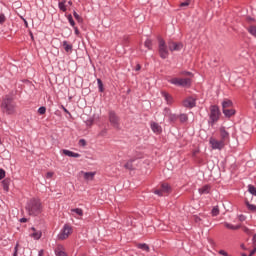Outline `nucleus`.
Masks as SVG:
<instances>
[{
	"label": "nucleus",
	"instance_id": "nucleus-63",
	"mask_svg": "<svg viewBox=\"0 0 256 256\" xmlns=\"http://www.w3.org/2000/svg\"><path fill=\"white\" fill-rule=\"evenodd\" d=\"M31 231H34V233H35V232H37V229H35V227H32Z\"/></svg>",
	"mask_w": 256,
	"mask_h": 256
},
{
	"label": "nucleus",
	"instance_id": "nucleus-29",
	"mask_svg": "<svg viewBox=\"0 0 256 256\" xmlns=\"http://www.w3.org/2000/svg\"><path fill=\"white\" fill-rule=\"evenodd\" d=\"M138 249H142V251H146L147 253H149L150 251V248H149V245H147L146 243H143V244H138L137 245Z\"/></svg>",
	"mask_w": 256,
	"mask_h": 256
},
{
	"label": "nucleus",
	"instance_id": "nucleus-25",
	"mask_svg": "<svg viewBox=\"0 0 256 256\" xmlns=\"http://www.w3.org/2000/svg\"><path fill=\"white\" fill-rule=\"evenodd\" d=\"M65 3H67L66 0H63L58 3L59 9H60V11H63V13H65L67 11V6L65 5Z\"/></svg>",
	"mask_w": 256,
	"mask_h": 256
},
{
	"label": "nucleus",
	"instance_id": "nucleus-39",
	"mask_svg": "<svg viewBox=\"0 0 256 256\" xmlns=\"http://www.w3.org/2000/svg\"><path fill=\"white\" fill-rule=\"evenodd\" d=\"M68 21L72 27H75V20H73V16L71 14L68 15Z\"/></svg>",
	"mask_w": 256,
	"mask_h": 256
},
{
	"label": "nucleus",
	"instance_id": "nucleus-28",
	"mask_svg": "<svg viewBox=\"0 0 256 256\" xmlns=\"http://www.w3.org/2000/svg\"><path fill=\"white\" fill-rule=\"evenodd\" d=\"M248 33L252 35L253 37H256V25H251L247 28Z\"/></svg>",
	"mask_w": 256,
	"mask_h": 256
},
{
	"label": "nucleus",
	"instance_id": "nucleus-55",
	"mask_svg": "<svg viewBox=\"0 0 256 256\" xmlns=\"http://www.w3.org/2000/svg\"><path fill=\"white\" fill-rule=\"evenodd\" d=\"M135 71H141V64L136 65Z\"/></svg>",
	"mask_w": 256,
	"mask_h": 256
},
{
	"label": "nucleus",
	"instance_id": "nucleus-43",
	"mask_svg": "<svg viewBox=\"0 0 256 256\" xmlns=\"http://www.w3.org/2000/svg\"><path fill=\"white\" fill-rule=\"evenodd\" d=\"M6 18H5V14L0 13V25H3V23H5Z\"/></svg>",
	"mask_w": 256,
	"mask_h": 256
},
{
	"label": "nucleus",
	"instance_id": "nucleus-61",
	"mask_svg": "<svg viewBox=\"0 0 256 256\" xmlns=\"http://www.w3.org/2000/svg\"><path fill=\"white\" fill-rule=\"evenodd\" d=\"M30 37H31L32 41H35V37L33 36V32H30Z\"/></svg>",
	"mask_w": 256,
	"mask_h": 256
},
{
	"label": "nucleus",
	"instance_id": "nucleus-40",
	"mask_svg": "<svg viewBox=\"0 0 256 256\" xmlns=\"http://www.w3.org/2000/svg\"><path fill=\"white\" fill-rule=\"evenodd\" d=\"M5 175H6L5 169L0 168V181H3V179H5Z\"/></svg>",
	"mask_w": 256,
	"mask_h": 256
},
{
	"label": "nucleus",
	"instance_id": "nucleus-53",
	"mask_svg": "<svg viewBox=\"0 0 256 256\" xmlns=\"http://www.w3.org/2000/svg\"><path fill=\"white\" fill-rule=\"evenodd\" d=\"M62 109H63L64 113H67L68 115L71 116V112H69V110H67V108H65V106H62Z\"/></svg>",
	"mask_w": 256,
	"mask_h": 256
},
{
	"label": "nucleus",
	"instance_id": "nucleus-49",
	"mask_svg": "<svg viewBox=\"0 0 256 256\" xmlns=\"http://www.w3.org/2000/svg\"><path fill=\"white\" fill-rule=\"evenodd\" d=\"M182 75H186L187 77H193V73H191L189 71L182 72Z\"/></svg>",
	"mask_w": 256,
	"mask_h": 256
},
{
	"label": "nucleus",
	"instance_id": "nucleus-60",
	"mask_svg": "<svg viewBox=\"0 0 256 256\" xmlns=\"http://www.w3.org/2000/svg\"><path fill=\"white\" fill-rule=\"evenodd\" d=\"M44 255V250H40L39 252H38V256H43Z\"/></svg>",
	"mask_w": 256,
	"mask_h": 256
},
{
	"label": "nucleus",
	"instance_id": "nucleus-46",
	"mask_svg": "<svg viewBox=\"0 0 256 256\" xmlns=\"http://www.w3.org/2000/svg\"><path fill=\"white\" fill-rule=\"evenodd\" d=\"M105 135H107V129L104 128L102 131L99 132L98 136L99 137H105Z\"/></svg>",
	"mask_w": 256,
	"mask_h": 256
},
{
	"label": "nucleus",
	"instance_id": "nucleus-37",
	"mask_svg": "<svg viewBox=\"0 0 256 256\" xmlns=\"http://www.w3.org/2000/svg\"><path fill=\"white\" fill-rule=\"evenodd\" d=\"M73 15H74V18L76 19V21H78V23H83V18L81 16H79L76 11L73 12Z\"/></svg>",
	"mask_w": 256,
	"mask_h": 256
},
{
	"label": "nucleus",
	"instance_id": "nucleus-6",
	"mask_svg": "<svg viewBox=\"0 0 256 256\" xmlns=\"http://www.w3.org/2000/svg\"><path fill=\"white\" fill-rule=\"evenodd\" d=\"M108 119L114 129H119V116H117V113H115V111L109 112Z\"/></svg>",
	"mask_w": 256,
	"mask_h": 256
},
{
	"label": "nucleus",
	"instance_id": "nucleus-10",
	"mask_svg": "<svg viewBox=\"0 0 256 256\" xmlns=\"http://www.w3.org/2000/svg\"><path fill=\"white\" fill-rule=\"evenodd\" d=\"M183 105H184V107H187L188 109H193V107H195V105H196L195 99L193 97H190V98L184 100Z\"/></svg>",
	"mask_w": 256,
	"mask_h": 256
},
{
	"label": "nucleus",
	"instance_id": "nucleus-8",
	"mask_svg": "<svg viewBox=\"0 0 256 256\" xmlns=\"http://www.w3.org/2000/svg\"><path fill=\"white\" fill-rule=\"evenodd\" d=\"M168 49L169 51H181L183 49V43L181 42H174L173 40L168 41Z\"/></svg>",
	"mask_w": 256,
	"mask_h": 256
},
{
	"label": "nucleus",
	"instance_id": "nucleus-32",
	"mask_svg": "<svg viewBox=\"0 0 256 256\" xmlns=\"http://www.w3.org/2000/svg\"><path fill=\"white\" fill-rule=\"evenodd\" d=\"M145 47L149 50L153 49V41L151 39H147L144 43Z\"/></svg>",
	"mask_w": 256,
	"mask_h": 256
},
{
	"label": "nucleus",
	"instance_id": "nucleus-54",
	"mask_svg": "<svg viewBox=\"0 0 256 256\" xmlns=\"http://www.w3.org/2000/svg\"><path fill=\"white\" fill-rule=\"evenodd\" d=\"M246 217L245 215L241 214L239 215V221H245Z\"/></svg>",
	"mask_w": 256,
	"mask_h": 256
},
{
	"label": "nucleus",
	"instance_id": "nucleus-4",
	"mask_svg": "<svg viewBox=\"0 0 256 256\" xmlns=\"http://www.w3.org/2000/svg\"><path fill=\"white\" fill-rule=\"evenodd\" d=\"M158 53L161 59H167L169 57V49L167 48V43L163 38H158Z\"/></svg>",
	"mask_w": 256,
	"mask_h": 256
},
{
	"label": "nucleus",
	"instance_id": "nucleus-21",
	"mask_svg": "<svg viewBox=\"0 0 256 256\" xmlns=\"http://www.w3.org/2000/svg\"><path fill=\"white\" fill-rule=\"evenodd\" d=\"M160 189L163 193H171V186L168 183H162Z\"/></svg>",
	"mask_w": 256,
	"mask_h": 256
},
{
	"label": "nucleus",
	"instance_id": "nucleus-3",
	"mask_svg": "<svg viewBox=\"0 0 256 256\" xmlns=\"http://www.w3.org/2000/svg\"><path fill=\"white\" fill-rule=\"evenodd\" d=\"M221 117V110H219V106L217 105H212L210 106V114H209V125L213 127L217 121H219Z\"/></svg>",
	"mask_w": 256,
	"mask_h": 256
},
{
	"label": "nucleus",
	"instance_id": "nucleus-33",
	"mask_svg": "<svg viewBox=\"0 0 256 256\" xmlns=\"http://www.w3.org/2000/svg\"><path fill=\"white\" fill-rule=\"evenodd\" d=\"M179 120H180V123H186V121H189V117L187 116V114H181L179 116Z\"/></svg>",
	"mask_w": 256,
	"mask_h": 256
},
{
	"label": "nucleus",
	"instance_id": "nucleus-44",
	"mask_svg": "<svg viewBox=\"0 0 256 256\" xmlns=\"http://www.w3.org/2000/svg\"><path fill=\"white\" fill-rule=\"evenodd\" d=\"M154 193H155V195H158L159 197H163V190H161V188L160 189H156L154 191Z\"/></svg>",
	"mask_w": 256,
	"mask_h": 256
},
{
	"label": "nucleus",
	"instance_id": "nucleus-11",
	"mask_svg": "<svg viewBox=\"0 0 256 256\" xmlns=\"http://www.w3.org/2000/svg\"><path fill=\"white\" fill-rule=\"evenodd\" d=\"M150 126H151L153 133H157V135H159L163 132V129L157 122H152Z\"/></svg>",
	"mask_w": 256,
	"mask_h": 256
},
{
	"label": "nucleus",
	"instance_id": "nucleus-56",
	"mask_svg": "<svg viewBox=\"0 0 256 256\" xmlns=\"http://www.w3.org/2000/svg\"><path fill=\"white\" fill-rule=\"evenodd\" d=\"M243 231H244V233H251V230L247 227H244Z\"/></svg>",
	"mask_w": 256,
	"mask_h": 256
},
{
	"label": "nucleus",
	"instance_id": "nucleus-18",
	"mask_svg": "<svg viewBox=\"0 0 256 256\" xmlns=\"http://www.w3.org/2000/svg\"><path fill=\"white\" fill-rule=\"evenodd\" d=\"M84 174V179L86 181H93L94 177H95V172H81Z\"/></svg>",
	"mask_w": 256,
	"mask_h": 256
},
{
	"label": "nucleus",
	"instance_id": "nucleus-16",
	"mask_svg": "<svg viewBox=\"0 0 256 256\" xmlns=\"http://www.w3.org/2000/svg\"><path fill=\"white\" fill-rule=\"evenodd\" d=\"M233 107V101L226 99L222 102V110L231 109Z\"/></svg>",
	"mask_w": 256,
	"mask_h": 256
},
{
	"label": "nucleus",
	"instance_id": "nucleus-9",
	"mask_svg": "<svg viewBox=\"0 0 256 256\" xmlns=\"http://www.w3.org/2000/svg\"><path fill=\"white\" fill-rule=\"evenodd\" d=\"M71 234V227L69 225H64L62 232L58 235V239L63 241L64 239H67L69 235Z\"/></svg>",
	"mask_w": 256,
	"mask_h": 256
},
{
	"label": "nucleus",
	"instance_id": "nucleus-5",
	"mask_svg": "<svg viewBox=\"0 0 256 256\" xmlns=\"http://www.w3.org/2000/svg\"><path fill=\"white\" fill-rule=\"evenodd\" d=\"M169 83L176 85V87H191L190 78H172Z\"/></svg>",
	"mask_w": 256,
	"mask_h": 256
},
{
	"label": "nucleus",
	"instance_id": "nucleus-48",
	"mask_svg": "<svg viewBox=\"0 0 256 256\" xmlns=\"http://www.w3.org/2000/svg\"><path fill=\"white\" fill-rule=\"evenodd\" d=\"M246 21H247L248 23H253V22H255V18H253V17H251V16H248V17L246 18Z\"/></svg>",
	"mask_w": 256,
	"mask_h": 256
},
{
	"label": "nucleus",
	"instance_id": "nucleus-52",
	"mask_svg": "<svg viewBox=\"0 0 256 256\" xmlns=\"http://www.w3.org/2000/svg\"><path fill=\"white\" fill-rule=\"evenodd\" d=\"M252 244H253V247H256V234H253Z\"/></svg>",
	"mask_w": 256,
	"mask_h": 256
},
{
	"label": "nucleus",
	"instance_id": "nucleus-36",
	"mask_svg": "<svg viewBox=\"0 0 256 256\" xmlns=\"http://www.w3.org/2000/svg\"><path fill=\"white\" fill-rule=\"evenodd\" d=\"M248 191L251 193V195H254L256 197V187L253 185L248 186Z\"/></svg>",
	"mask_w": 256,
	"mask_h": 256
},
{
	"label": "nucleus",
	"instance_id": "nucleus-23",
	"mask_svg": "<svg viewBox=\"0 0 256 256\" xmlns=\"http://www.w3.org/2000/svg\"><path fill=\"white\" fill-rule=\"evenodd\" d=\"M211 187L209 185H205L202 188H199L200 195H207L210 191Z\"/></svg>",
	"mask_w": 256,
	"mask_h": 256
},
{
	"label": "nucleus",
	"instance_id": "nucleus-51",
	"mask_svg": "<svg viewBox=\"0 0 256 256\" xmlns=\"http://www.w3.org/2000/svg\"><path fill=\"white\" fill-rule=\"evenodd\" d=\"M54 173L53 172H47L46 173V179H51L53 177Z\"/></svg>",
	"mask_w": 256,
	"mask_h": 256
},
{
	"label": "nucleus",
	"instance_id": "nucleus-45",
	"mask_svg": "<svg viewBox=\"0 0 256 256\" xmlns=\"http://www.w3.org/2000/svg\"><path fill=\"white\" fill-rule=\"evenodd\" d=\"M79 145H80V147H86L87 146V141L85 139H80L79 140Z\"/></svg>",
	"mask_w": 256,
	"mask_h": 256
},
{
	"label": "nucleus",
	"instance_id": "nucleus-30",
	"mask_svg": "<svg viewBox=\"0 0 256 256\" xmlns=\"http://www.w3.org/2000/svg\"><path fill=\"white\" fill-rule=\"evenodd\" d=\"M177 119H179V116H177L176 114H168V120L170 121V123H175Z\"/></svg>",
	"mask_w": 256,
	"mask_h": 256
},
{
	"label": "nucleus",
	"instance_id": "nucleus-31",
	"mask_svg": "<svg viewBox=\"0 0 256 256\" xmlns=\"http://www.w3.org/2000/svg\"><path fill=\"white\" fill-rule=\"evenodd\" d=\"M72 213H76V215H79V217H83V209L81 208H73L71 209Z\"/></svg>",
	"mask_w": 256,
	"mask_h": 256
},
{
	"label": "nucleus",
	"instance_id": "nucleus-57",
	"mask_svg": "<svg viewBox=\"0 0 256 256\" xmlns=\"http://www.w3.org/2000/svg\"><path fill=\"white\" fill-rule=\"evenodd\" d=\"M74 31H75V35H79V28H77V27H74Z\"/></svg>",
	"mask_w": 256,
	"mask_h": 256
},
{
	"label": "nucleus",
	"instance_id": "nucleus-26",
	"mask_svg": "<svg viewBox=\"0 0 256 256\" xmlns=\"http://www.w3.org/2000/svg\"><path fill=\"white\" fill-rule=\"evenodd\" d=\"M42 235L43 233L41 231H36L30 234V237H32L33 239L39 240L41 239Z\"/></svg>",
	"mask_w": 256,
	"mask_h": 256
},
{
	"label": "nucleus",
	"instance_id": "nucleus-42",
	"mask_svg": "<svg viewBox=\"0 0 256 256\" xmlns=\"http://www.w3.org/2000/svg\"><path fill=\"white\" fill-rule=\"evenodd\" d=\"M93 123H95V120L93 118L86 120L87 127H91L93 125Z\"/></svg>",
	"mask_w": 256,
	"mask_h": 256
},
{
	"label": "nucleus",
	"instance_id": "nucleus-27",
	"mask_svg": "<svg viewBox=\"0 0 256 256\" xmlns=\"http://www.w3.org/2000/svg\"><path fill=\"white\" fill-rule=\"evenodd\" d=\"M162 97H164L167 103H171L173 101V97L167 92H162Z\"/></svg>",
	"mask_w": 256,
	"mask_h": 256
},
{
	"label": "nucleus",
	"instance_id": "nucleus-34",
	"mask_svg": "<svg viewBox=\"0 0 256 256\" xmlns=\"http://www.w3.org/2000/svg\"><path fill=\"white\" fill-rule=\"evenodd\" d=\"M97 83H98V89H99L100 93H103V91H105V88L103 87V81L98 78Z\"/></svg>",
	"mask_w": 256,
	"mask_h": 256
},
{
	"label": "nucleus",
	"instance_id": "nucleus-24",
	"mask_svg": "<svg viewBox=\"0 0 256 256\" xmlns=\"http://www.w3.org/2000/svg\"><path fill=\"white\" fill-rule=\"evenodd\" d=\"M224 227H226V229H231L232 231H237V229L241 228L240 225L233 226L232 224H229L228 222L224 223Z\"/></svg>",
	"mask_w": 256,
	"mask_h": 256
},
{
	"label": "nucleus",
	"instance_id": "nucleus-19",
	"mask_svg": "<svg viewBox=\"0 0 256 256\" xmlns=\"http://www.w3.org/2000/svg\"><path fill=\"white\" fill-rule=\"evenodd\" d=\"M135 159H130L126 164L124 165L125 169H128V171H135V166H133V162Z\"/></svg>",
	"mask_w": 256,
	"mask_h": 256
},
{
	"label": "nucleus",
	"instance_id": "nucleus-20",
	"mask_svg": "<svg viewBox=\"0 0 256 256\" xmlns=\"http://www.w3.org/2000/svg\"><path fill=\"white\" fill-rule=\"evenodd\" d=\"M9 185H11V178H5L2 181V186H3L4 191H9Z\"/></svg>",
	"mask_w": 256,
	"mask_h": 256
},
{
	"label": "nucleus",
	"instance_id": "nucleus-7",
	"mask_svg": "<svg viewBox=\"0 0 256 256\" xmlns=\"http://www.w3.org/2000/svg\"><path fill=\"white\" fill-rule=\"evenodd\" d=\"M209 143L212 149H218L221 151L225 147V142L223 140H216L215 138H210Z\"/></svg>",
	"mask_w": 256,
	"mask_h": 256
},
{
	"label": "nucleus",
	"instance_id": "nucleus-13",
	"mask_svg": "<svg viewBox=\"0 0 256 256\" xmlns=\"http://www.w3.org/2000/svg\"><path fill=\"white\" fill-rule=\"evenodd\" d=\"M222 113H224L225 117H227L228 119L233 117V115H235V109L233 108H226L224 110H222Z\"/></svg>",
	"mask_w": 256,
	"mask_h": 256
},
{
	"label": "nucleus",
	"instance_id": "nucleus-58",
	"mask_svg": "<svg viewBox=\"0 0 256 256\" xmlns=\"http://www.w3.org/2000/svg\"><path fill=\"white\" fill-rule=\"evenodd\" d=\"M20 223H27V218H21Z\"/></svg>",
	"mask_w": 256,
	"mask_h": 256
},
{
	"label": "nucleus",
	"instance_id": "nucleus-2",
	"mask_svg": "<svg viewBox=\"0 0 256 256\" xmlns=\"http://www.w3.org/2000/svg\"><path fill=\"white\" fill-rule=\"evenodd\" d=\"M15 100L11 98V96H5L1 103L2 112L6 113V115H13L15 113Z\"/></svg>",
	"mask_w": 256,
	"mask_h": 256
},
{
	"label": "nucleus",
	"instance_id": "nucleus-47",
	"mask_svg": "<svg viewBox=\"0 0 256 256\" xmlns=\"http://www.w3.org/2000/svg\"><path fill=\"white\" fill-rule=\"evenodd\" d=\"M193 221H195L196 223H201V218L197 215L193 216Z\"/></svg>",
	"mask_w": 256,
	"mask_h": 256
},
{
	"label": "nucleus",
	"instance_id": "nucleus-17",
	"mask_svg": "<svg viewBox=\"0 0 256 256\" xmlns=\"http://www.w3.org/2000/svg\"><path fill=\"white\" fill-rule=\"evenodd\" d=\"M63 47L66 53H73V44H69L67 40L63 41Z\"/></svg>",
	"mask_w": 256,
	"mask_h": 256
},
{
	"label": "nucleus",
	"instance_id": "nucleus-50",
	"mask_svg": "<svg viewBox=\"0 0 256 256\" xmlns=\"http://www.w3.org/2000/svg\"><path fill=\"white\" fill-rule=\"evenodd\" d=\"M18 249H19V243H17L15 248H14L13 256H17Z\"/></svg>",
	"mask_w": 256,
	"mask_h": 256
},
{
	"label": "nucleus",
	"instance_id": "nucleus-38",
	"mask_svg": "<svg viewBox=\"0 0 256 256\" xmlns=\"http://www.w3.org/2000/svg\"><path fill=\"white\" fill-rule=\"evenodd\" d=\"M38 113H39V115H45V113H47V108L45 106H41L38 109Z\"/></svg>",
	"mask_w": 256,
	"mask_h": 256
},
{
	"label": "nucleus",
	"instance_id": "nucleus-35",
	"mask_svg": "<svg viewBox=\"0 0 256 256\" xmlns=\"http://www.w3.org/2000/svg\"><path fill=\"white\" fill-rule=\"evenodd\" d=\"M211 214H212V217H217V215H219V206L213 207Z\"/></svg>",
	"mask_w": 256,
	"mask_h": 256
},
{
	"label": "nucleus",
	"instance_id": "nucleus-64",
	"mask_svg": "<svg viewBox=\"0 0 256 256\" xmlns=\"http://www.w3.org/2000/svg\"><path fill=\"white\" fill-rule=\"evenodd\" d=\"M242 256H247V254H245V253H242Z\"/></svg>",
	"mask_w": 256,
	"mask_h": 256
},
{
	"label": "nucleus",
	"instance_id": "nucleus-22",
	"mask_svg": "<svg viewBox=\"0 0 256 256\" xmlns=\"http://www.w3.org/2000/svg\"><path fill=\"white\" fill-rule=\"evenodd\" d=\"M245 205L248 211H251L252 213H256V205L249 203V200H245Z\"/></svg>",
	"mask_w": 256,
	"mask_h": 256
},
{
	"label": "nucleus",
	"instance_id": "nucleus-41",
	"mask_svg": "<svg viewBox=\"0 0 256 256\" xmlns=\"http://www.w3.org/2000/svg\"><path fill=\"white\" fill-rule=\"evenodd\" d=\"M190 3H191V0H186L180 3V7H189Z\"/></svg>",
	"mask_w": 256,
	"mask_h": 256
},
{
	"label": "nucleus",
	"instance_id": "nucleus-15",
	"mask_svg": "<svg viewBox=\"0 0 256 256\" xmlns=\"http://www.w3.org/2000/svg\"><path fill=\"white\" fill-rule=\"evenodd\" d=\"M54 251L56 256H67V253L63 251V245H58Z\"/></svg>",
	"mask_w": 256,
	"mask_h": 256
},
{
	"label": "nucleus",
	"instance_id": "nucleus-1",
	"mask_svg": "<svg viewBox=\"0 0 256 256\" xmlns=\"http://www.w3.org/2000/svg\"><path fill=\"white\" fill-rule=\"evenodd\" d=\"M26 211L29 215L33 217H37V215H41L43 211V206L41 205V200L37 198L30 199L25 206Z\"/></svg>",
	"mask_w": 256,
	"mask_h": 256
},
{
	"label": "nucleus",
	"instance_id": "nucleus-12",
	"mask_svg": "<svg viewBox=\"0 0 256 256\" xmlns=\"http://www.w3.org/2000/svg\"><path fill=\"white\" fill-rule=\"evenodd\" d=\"M220 137L224 142L227 141V139H229V132L225 130V126L220 127Z\"/></svg>",
	"mask_w": 256,
	"mask_h": 256
},
{
	"label": "nucleus",
	"instance_id": "nucleus-62",
	"mask_svg": "<svg viewBox=\"0 0 256 256\" xmlns=\"http://www.w3.org/2000/svg\"><path fill=\"white\" fill-rule=\"evenodd\" d=\"M25 27H29V24L27 23V20L23 19Z\"/></svg>",
	"mask_w": 256,
	"mask_h": 256
},
{
	"label": "nucleus",
	"instance_id": "nucleus-14",
	"mask_svg": "<svg viewBox=\"0 0 256 256\" xmlns=\"http://www.w3.org/2000/svg\"><path fill=\"white\" fill-rule=\"evenodd\" d=\"M62 153H63V155H66L67 157H74V158L81 157V154L75 153V152L67 150V149L62 150Z\"/></svg>",
	"mask_w": 256,
	"mask_h": 256
},
{
	"label": "nucleus",
	"instance_id": "nucleus-59",
	"mask_svg": "<svg viewBox=\"0 0 256 256\" xmlns=\"http://www.w3.org/2000/svg\"><path fill=\"white\" fill-rule=\"evenodd\" d=\"M240 247L241 249H243V251H247V247H245V244H241Z\"/></svg>",
	"mask_w": 256,
	"mask_h": 256
}]
</instances>
